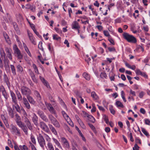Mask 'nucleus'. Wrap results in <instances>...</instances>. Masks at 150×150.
I'll use <instances>...</instances> for the list:
<instances>
[{"mask_svg":"<svg viewBox=\"0 0 150 150\" xmlns=\"http://www.w3.org/2000/svg\"><path fill=\"white\" fill-rule=\"evenodd\" d=\"M15 121L17 125L22 129L25 134L28 135V129L26 126L21 121L20 116L16 114L15 115Z\"/></svg>","mask_w":150,"mask_h":150,"instance_id":"f257e3e1","label":"nucleus"},{"mask_svg":"<svg viewBox=\"0 0 150 150\" xmlns=\"http://www.w3.org/2000/svg\"><path fill=\"white\" fill-rule=\"evenodd\" d=\"M122 35L123 38L128 42L135 43L137 42V39L134 37L127 33H124Z\"/></svg>","mask_w":150,"mask_h":150,"instance_id":"f03ea898","label":"nucleus"},{"mask_svg":"<svg viewBox=\"0 0 150 150\" xmlns=\"http://www.w3.org/2000/svg\"><path fill=\"white\" fill-rule=\"evenodd\" d=\"M10 127L11 132L12 134L18 136H21V130L18 128L13 125H11Z\"/></svg>","mask_w":150,"mask_h":150,"instance_id":"7ed1b4c3","label":"nucleus"},{"mask_svg":"<svg viewBox=\"0 0 150 150\" xmlns=\"http://www.w3.org/2000/svg\"><path fill=\"white\" fill-rule=\"evenodd\" d=\"M38 143L40 146L43 149H44V146L46 144L45 141L43 136L41 134H39L37 137Z\"/></svg>","mask_w":150,"mask_h":150,"instance_id":"20e7f679","label":"nucleus"},{"mask_svg":"<svg viewBox=\"0 0 150 150\" xmlns=\"http://www.w3.org/2000/svg\"><path fill=\"white\" fill-rule=\"evenodd\" d=\"M48 118L51 123L56 127L59 128L60 125L57 120L51 114L48 115Z\"/></svg>","mask_w":150,"mask_h":150,"instance_id":"39448f33","label":"nucleus"},{"mask_svg":"<svg viewBox=\"0 0 150 150\" xmlns=\"http://www.w3.org/2000/svg\"><path fill=\"white\" fill-rule=\"evenodd\" d=\"M21 91L22 94L23 95L26 96H27L31 94V91L30 89L24 86L21 87Z\"/></svg>","mask_w":150,"mask_h":150,"instance_id":"423d86ee","label":"nucleus"},{"mask_svg":"<svg viewBox=\"0 0 150 150\" xmlns=\"http://www.w3.org/2000/svg\"><path fill=\"white\" fill-rule=\"evenodd\" d=\"M13 49L14 50V53L18 58L20 60L22 59L23 57V55L16 45H13Z\"/></svg>","mask_w":150,"mask_h":150,"instance_id":"0eeeda50","label":"nucleus"},{"mask_svg":"<svg viewBox=\"0 0 150 150\" xmlns=\"http://www.w3.org/2000/svg\"><path fill=\"white\" fill-rule=\"evenodd\" d=\"M12 105L13 108V109L15 108L18 112L21 113V111H23V112L25 113L24 110L23 108L21 109L20 108L18 105L17 103V101L12 103Z\"/></svg>","mask_w":150,"mask_h":150,"instance_id":"6e6552de","label":"nucleus"},{"mask_svg":"<svg viewBox=\"0 0 150 150\" xmlns=\"http://www.w3.org/2000/svg\"><path fill=\"white\" fill-rule=\"evenodd\" d=\"M63 147L66 149H69V144L67 139L64 137L61 138Z\"/></svg>","mask_w":150,"mask_h":150,"instance_id":"1a4fd4ad","label":"nucleus"},{"mask_svg":"<svg viewBox=\"0 0 150 150\" xmlns=\"http://www.w3.org/2000/svg\"><path fill=\"white\" fill-rule=\"evenodd\" d=\"M37 114L43 121L46 122H48V119L42 111L38 110L37 112Z\"/></svg>","mask_w":150,"mask_h":150,"instance_id":"9d476101","label":"nucleus"},{"mask_svg":"<svg viewBox=\"0 0 150 150\" xmlns=\"http://www.w3.org/2000/svg\"><path fill=\"white\" fill-rule=\"evenodd\" d=\"M40 126L41 128L46 132L49 133L50 132L49 129L46 124L43 122H40Z\"/></svg>","mask_w":150,"mask_h":150,"instance_id":"9b49d317","label":"nucleus"},{"mask_svg":"<svg viewBox=\"0 0 150 150\" xmlns=\"http://www.w3.org/2000/svg\"><path fill=\"white\" fill-rule=\"evenodd\" d=\"M45 104L46 107L50 112L52 114H56V111L51 104L45 102Z\"/></svg>","mask_w":150,"mask_h":150,"instance_id":"f8f14e48","label":"nucleus"},{"mask_svg":"<svg viewBox=\"0 0 150 150\" xmlns=\"http://www.w3.org/2000/svg\"><path fill=\"white\" fill-rule=\"evenodd\" d=\"M24 122L26 124L27 128H28L30 130L33 129V124H32L29 120L27 117H25L24 119Z\"/></svg>","mask_w":150,"mask_h":150,"instance_id":"ddd939ff","label":"nucleus"},{"mask_svg":"<svg viewBox=\"0 0 150 150\" xmlns=\"http://www.w3.org/2000/svg\"><path fill=\"white\" fill-rule=\"evenodd\" d=\"M3 80L4 82L6 84L8 88L10 89L11 87V83L9 81V79L5 73L3 75Z\"/></svg>","mask_w":150,"mask_h":150,"instance_id":"4468645a","label":"nucleus"},{"mask_svg":"<svg viewBox=\"0 0 150 150\" xmlns=\"http://www.w3.org/2000/svg\"><path fill=\"white\" fill-rule=\"evenodd\" d=\"M5 50L6 52L7 57L11 61L12 60V50L8 47L5 48Z\"/></svg>","mask_w":150,"mask_h":150,"instance_id":"2eb2a0df","label":"nucleus"},{"mask_svg":"<svg viewBox=\"0 0 150 150\" xmlns=\"http://www.w3.org/2000/svg\"><path fill=\"white\" fill-rule=\"evenodd\" d=\"M28 35L31 42L34 45H36V43L35 41V38L33 37L32 33H30L29 30H27Z\"/></svg>","mask_w":150,"mask_h":150,"instance_id":"dca6fc26","label":"nucleus"},{"mask_svg":"<svg viewBox=\"0 0 150 150\" xmlns=\"http://www.w3.org/2000/svg\"><path fill=\"white\" fill-rule=\"evenodd\" d=\"M14 147L15 150H28V149L27 147L24 145L23 146L20 145L19 146L15 145Z\"/></svg>","mask_w":150,"mask_h":150,"instance_id":"f3484780","label":"nucleus"},{"mask_svg":"<svg viewBox=\"0 0 150 150\" xmlns=\"http://www.w3.org/2000/svg\"><path fill=\"white\" fill-rule=\"evenodd\" d=\"M23 103L25 107L27 109H29L30 108V106L28 103L26 98L25 97H23L22 99Z\"/></svg>","mask_w":150,"mask_h":150,"instance_id":"a211bd4d","label":"nucleus"},{"mask_svg":"<svg viewBox=\"0 0 150 150\" xmlns=\"http://www.w3.org/2000/svg\"><path fill=\"white\" fill-rule=\"evenodd\" d=\"M71 27L72 29L75 30L80 28V26L79 23L76 21H74L73 22L71 25Z\"/></svg>","mask_w":150,"mask_h":150,"instance_id":"6ab92c4d","label":"nucleus"},{"mask_svg":"<svg viewBox=\"0 0 150 150\" xmlns=\"http://www.w3.org/2000/svg\"><path fill=\"white\" fill-rule=\"evenodd\" d=\"M32 120L35 125L37 126L38 125V117L34 113H33V117H32Z\"/></svg>","mask_w":150,"mask_h":150,"instance_id":"aec40b11","label":"nucleus"},{"mask_svg":"<svg viewBox=\"0 0 150 150\" xmlns=\"http://www.w3.org/2000/svg\"><path fill=\"white\" fill-rule=\"evenodd\" d=\"M1 119L3 120L4 124L7 127H9V125L8 122L7 118L4 115H1Z\"/></svg>","mask_w":150,"mask_h":150,"instance_id":"412c9836","label":"nucleus"},{"mask_svg":"<svg viewBox=\"0 0 150 150\" xmlns=\"http://www.w3.org/2000/svg\"><path fill=\"white\" fill-rule=\"evenodd\" d=\"M11 96V97L12 103H15V102H17L16 98L15 93L13 91H10Z\"/></svg>","mask_w":150,"mask_h":150,"instance_id":"4be33fe9","label":"nucleus"},{"mask_svg":"<svg viewBox=\"0 0 150 150\" xmlns=\"http://www.w3.org/2000/svg\"><path fill=\"white\" fill-rule=\"evenodd\" d=\"M9 115L11 118H13L14 117V114L12 108H9L7 109Z\"/></svg>","mask_w":150,"mask_h":150,"instance_id":"5701e85b","label":"nucleus"},{"mask_svg":"<svg viewBox=\"0 0 150 150\" xmlns=\"http://www.w3.org/2000/svg\"><path fill=\"white\" fill-rule=\"evenodd\" d=\"M49 127L52 133L55 135H57V133L55 128L51 125L49 124Z\"/></svg>","mask_w":150,"mask_h":150,"instance_id":"b1692460","label":"nucleus"},{"mask_svg":"<svg viewBox=\"0 0 150 150\" xmlns=\"http://www.w3.org/2000/svg\"><path fill=\"white\" fill-rule=\"evenodd\" d=\"M136 74L137 75H140L142 76H143L144 77H147V76L144 73H142L141 71L139 69H137L135 71Z\"/></svg>","mask_w":150,"mask_h":150,"instance_id":"393cba45","label":"nucleus"},{"mask_svg":"<svg viewBox=\"0 0 150 150\" xmlns=\"http://www.w3.org/2000/svg\"><path fill=\"white\" fill-rule=\"evenodd\" d=\"M39 77L40 79L44 84L47 88H48L50 86L47 82L46 81L44 78L42 77L41 76H40Z\"/></svg>","mask_w":150,"mask_h":150,"instance_id":"a878e982","label":"nucleus"},{"mask_svg":"<svg viewBox=\"0 0 150 150\" xmlns=\"http://www.w3.org/2000/svg\"><path fill=\"white\" fill-rule=\"evenodd\" d=\"M3 35L6 42L8 44H10L11 43V41L8 35L5 32L3 33Z\"/></svg>","mask_w":150,"mask_h":150,"instance_id":"bb28decb","label":"nucleus"},{"mask_svg":"<svg viewBox=\"0 0 150 150\" xmlns=\"http://www.w3.org/2000/svg\"><path fill=\"white\" fill-rule=\"evenodd\" d=\"M27 98L30 103L33 104H34L35 103V102L34 100L30 95L27 96Z\"/></svg>","mask_w":150,"mask_h":150,"instance_id":"cd10ccee","label":"nucleus"},{"mask_svg":"<svg viewBox=\"0 0 150 150\" xmlns=\"http://www.w3.org/2000/svg\"><path fill=\"white\" fill-rule=\"evenodd\" d=\"M115 105L116 106L119 108H123L124 107V106L122 103L119 100H117L116 102Z\"/></svg>","mask_w":150,"mask_h":150,"instance_id":"c85d7f7f","label":"nucleus"},{"mask_svg":"<svg viewBox=\"0 0 150 150\" xmlns=\"http://www.w3.org/2000/svg\"><path fill=\"white\" fill-rule=\"evenodd\" d=\"M2 95L4 96L6 100H7L8 97V95L5 89L1 92Z\"/></svg>","mask_w":150,"mask_h":150,"instance_id":"c756f323","label":"nucleus"},{"mask_svg":"<svg viewBox=\"0 0 150 150\" xmlns=\"http://www.w3.org/2000/svg\"><path fill=\"white\" fill-rule=\"evenodd\" d=\"M4 62L5 63V68L6 70H7V69H9V66L8 65V64L9 62V60L7 59H5Z\"/></svg>","mask_w":150,"mask_h":150,"instance_id":"7c9ffc66","label":"nucleus"},{"mask_svg":"<svg viewBox=\"0 0 150 150\" xmlns=\"http://www.w3.org/2000/svg\"><path fill=\"white\" fill-rule=\"evenodd\" d=\"M10 67L13 74L14 76L16 75V72L14 66L13 65L11 64L10 65Z\"/></svg>","mask_w":150,"mask_h":150,"instance_id":"2f4dec72","label":"nucleus"},{"mask_svg":"<svg viewBox=\"0 0 150 150\" xmlns=\"http://www.w3.org/2000/svg\"><path fill=\"white\" fill-rule=\"evenodd\" d=\"M0 54L2 58H5L6 54L5 52L4 49L1 48L0 49Z\"/></svg>","mask_w":150,"mask_h":150,"instance_id":"473e14b6","label":"nucleus"},{"mask_svg":"<svg viewBox=\"0 0 150 150\" xmlns=\"http://www.w3.org/2000/svg\"><path fill=\"white\" fill-rule=\"evenodd\" d=\"M34 94L37 97L38 100L40 101L42 99V98L40 95L38 91H34Z\"/></svg>","mask_w":150,"mask_h":150,"instance_id":"72a5a7b5","label":"nucleus"},{"mask_svg":"<svg viewBox=\"0 0 150 150\" xmlns=\"http://www.w3.org/2000/svg\"><path fill=\"white\" fill-rule=\"evenodd\" d=\"M52 139L54 142L57 146L58 147L60 148H62V147L61 144L57 139L54 138H53Z\"/></svg>","mask_w":150,"mask_h":150,"instance_id":"f704fd0d","label":"nucleus"},{"mask_svg":"<svg viewBox=\"0 0 150 150\" xmlns=\"http://www.w3.org/2000/svg\"><path fill=\"white\" fill-rule=\"evenodd\" d=\"M16 67L17 68V71L20 73H21L23 71V68L20 65H18L16 66Z\"/></svg>","mask_w":150,"mask_h":150,"instance_id":"c9c22d12","label":"nucleus"},{"mask_svg":"<svg viewBox=\"0 0 150 150\" xmlns=\"http://www.w3.org/2000/svg\"><path fill=\"white\" fill-rule=\"evenodd\" d=\"M16 94L18 100L21 101L23 98L20 92L18 90L16 91Z\"/></svg>","mask_w":150,"mask_h":150,"instance_id":"e433bc0d","label":"nucleus"},{"mask_svg":"<svg viewBox=\"0 0 150 150\" xmlns=\"http://www.w3.org/2000/svg\"><path fill=\"white\" fill-rule=\"evenodd\" d=\"M83 77L87 80H89L90 79V76L89 74L86 72H84L83 74Z\"/></svg>","mask_w":150,"mask_h":150,"instance_id":"4c0bfd02","label":"nucleus"},{"mask_svg":"<svg viewBox=\"0 0 150 150\" xmlns=\"http://www.w3.org/2000/svg\"><path fill=\"white\" fill-rule=\"evenodd\" d=\"M47 145L49 150H54L53 145L51 142H47Z\"/></svg>","mask_w":150,"mask_h":150,"instance_id":"58836bf2","label":"nucleus"},{"mask_svg":"<svg viewBox=\"0 0 150 150\" xmlns=\"http://www.w3.org/2000/svg\"><path fill=\"white\" fill-rule=\"evenodd\" d=\"M91 96L94 100H97L98 99V97L95 92L93 91L91 93Z\"/></svg>","mask_w":150,"mask_h":150,"instance_id":"ea45409f","label":"nucleus"},{"mask_svg":"<svg viewBox=\"0 0 150 150\" xmlns=\"http://www.w3.org/2000/svg\"><path fill=\"white\" fill-rule=\"evenodd\" d=\"M43 134L44 135V137L47 142H50L51 139L49 136L48 135L45 133H43Z\"/></svg>","mask_w":150,"mask_h":150,"instance_id":"a19ab883","label":"nucleus"},{"mask_svg":"<svg viewBox=\"0 0 150 150\" xmlns=\"http://www.w3.org/2000/svg\"><path fill=\"white\" fill-rule=\"evenodd\" d=\"M142 132L148 137H149V133L147 132L146 129L143 128H142Z\"/></svg>","mask_w":150,"mask_h":150,"instance_id":"79ce46f5","label":"nucleus"},{"mask_svg":"<svg viewBox=\"0 0 150 150\" xmlns=\"http://www.w3.org/2000/svg\"><path fill=\"white\" fill-rule=\"evenodd\" d=\"M62 113L64 118L66 120H68L69 118V116L64 111H62Z\"/></svg>","mask_w":150,"mask_h":150,"instance_id":"37998d69","label":"nucleus"},{"mask_svg":"<svg viewBox=\"0 0 150 150\" xmlns=\"http://www.w3.org/2000/svg\"><path fill=\"white\" fill-rule=\"evenodd\" d=\"M87 117L90 120L91 122L93 123L95 122V119L93 116L89 115H87Z\"/></svg>","mask_w":150,"mask_h":150,"instance_id":"c03bdc74","label":"nucleus"},{"mask_svg":"<svg viewBox=\"0 0 150 150\" xmlns=\"http://www.w3.org/2000/svg\"><path fill=\"white\" fill-rule=\"evenodd\" d=\"M100 77L102 79H106L107 76L105 72H103L101 73L100 75Z\"/></svg>","mask_w":150,"mask_h":150,"instance_id":"a18cd8bd","label":"nucleus"},{"mask_svg":"<svg viewBox=\"0 0 150 150\" xmlns=\"http://www.w3.org/2000/svg\"><path fill=\"white\" fill-rule=\"evenodd\" d=\"M33 67L34 70V71L35 73L37 74H39V72L38 69V67L35 64H33Z\"/></svg>","mask_w":150,"mask_h":150,"instance_id":"49530a36","label":"nucleus"},{"mask_svg":"<svg viewBox=\"0 0 150 150\" xmlns=\"http://www.w3.org/2000/svg\"><path fill=\"white\" fill-rule=\"evenodd\" d=\"M78 123L81 126V127L83 129H86V127L85 125H84L83 123V122L81 120H79V121Z\"/></svg>","mask_w":150,"mask_h":150,"instance_id":"de8ad7c7","label":"nucleus"},{"mask_svg":"<svg viewBox=\"0 0 150 150\" xmlns=\"http://www.w3.org/2000/svg\"><path fill=\"white\" fill-rule=\"evenodd\" d=\"M30 139L31 142L32 143L34 144H36V142L35 139L34 137V136L33 135H31L30 137Z\"/></svg>","mask_w":150,"mask_h":150,"instance_id":"09e8293b","label":"nucleus"},{"mask_svg":"<svg viewBox=\"0 0 150 150\" xmlns=\"http://www.w3.org/2000/svg\"><path fill=\"white\" fill-rule=\"evenodd\" d=\"M121 96L124 101L125 102H126V100L125 97V94L123 91H121Z\"/></svg>","mask_w":150,"mask_h":150,"instance_id":"8fccbe9b","label":"nucleus"},{"mask_svg":"<svg viewBox=\"0 0 150 150\" xmlns=\"http://www.w3.org/2000/svg\"><path fill=\"white\" fill-rule=\"evenodd\" d=\"M109 110H110V112L113 115H114L115 113V111L113 108L112 106H110L109 107Z\"/></svg>","mask_w":150,"mask_h":150,"instance_id":"3c124183","label":"nucleus"},{"mask_svg":"<svg viewBox=\"0 0 150 150\" xmlns=\"http://www.w3.org/2000/svg\"><path fill=\"white\" fill-rule=\"evenodd\" d=\"M103 118L105 121L106 123L107 124H108L109 122V120L108 119V117L105 115H104L103 116Z\"/></svg>","mask_w":150,"mask_h":150,"instance_id":"603ef678","label":"nucleus"},{"mask_svg":"<svg viewBox=\"0 0 150 150\" xmlns=\"http://www.w3.org/2000/svg\"><path fill=\"white\" fill-rule=\"evenodd\" d=\"M88 125L91 129L94 132H96V130L95 128V127L92 124H89Z\"/></svg>","mask_w":150,"mask_h":150,"instance_id":"864d4df0","label":"nucleus"},{"mask_svg":"<svg viewBox=\"0 0 150 150\" xmlns=\"http://www.w3.org/2000/svg\"><path fill=\"white\" fill-rule=\"evenodd\" d=\"M103 33L107 37H110V35L108 32V31L107 30H104L103 31Z\"/></svg>","mask_w":150,"mask_h":150,"instance_id":"5fc2aeb1","label":"nucleus"},{"mask_svg":"<svg viewBox=\"0 0 150 150\" xmlns=\"http://www.w3.org/2000/svg\"><path fill=\"white\" fill-rule=\"evenodd\" d=\"M29 143L32 150H37L35 146L33 144L30 142H29Z\"/></svg>","mask_w":150,"mask_h":150,"instance_id":"6e6d98bb","label":"nucleus"},{"mask_svg":"<svg viewBox=\"0 0 150 150\" xmlns=\"http://www.w3.org/2000/svg\"><path fill=\"white\" fill-rule=\"evenodd\" d=\"M60 38L57 35H53V39L54 40H58L60 39Z\"/></svg>","mask_w":150,"mask_h":150,"instance_id":"4d7b16f0","label":"nucleus"},{"mask_svg":"<svg viewBox=\"0 0 150 150\" xmlns=\"http://www.w3.org/2000/svg\"><path fill=\"white\" fill-rule=\"evenodd\" d=\"M108 40L110 42L112 45H114L115 44L113 40L110 37H108Z\"/></svg>","mask_w":150,"mask_h":150,"instance_id":"13d9d810","label":"nucleus"},{"mask_svg":"<svg viewBox=\"0 0 150 150\" xmlns=\"http://www.w3.org/2000/svg\"><path fill=\"white\" fill-rule=\"evenodd\" d=\"M108 49L110 52H115L116 51L114 47H109Z\"/></svg>","mask_w":150,"mask_h":150,"instance_id":"bf43d9fd","label":"nucleus"},{"mask_svg":"<svg viewBox=\"0 0 150 150\" xmlns=\"http://www.w3.org/2000/svg\"><path fill=\"white\" fill-rule=\"evenodd\" d=\"M51 44L50 43L48 44V48L49 51L51 52H52L53 51V48L51 46Z\"/></svg>","mask_w":150,"mask_h":150,"instance_id":"052dcab7","label":"nucleus"},{"mask_svg":"<svg viewBox=\"0 0 150 150\" xmlns=\"http://www.w3.org/2000/svg\"><path fill=\"white\" fill-rule=\"evenodd\" d=\"M139 147L137 144H135L134 147L133 148V150H139Z\"/></svg>","mask_w":150,"mask_h":150,"instance_id":"680f3d73","label":"nucleus"},{"mask_svg":"<svg viewBox=\"0 0 150 150\" xmlns=\"http://www.w3.org/2000/svg\"><path fill=\"white\" fill-rule=\"evenodd\" d=\"M130 94L132 95L133 96H136L135 92L132 91V89H130Z\"/></svg>","mask_w":150,"mask_h":150,"instance_id":"e2e57ef3","label":"nucleus"},{"mask_svg":"<svg viewBox=\"0 0 150 150\" xmlns=\"http://www.w3.org/2000/svg\"><path fill=\"white\" fill-rule=\"evenodd\" d=\"M144 93L143 91H141L139 93V97L140 98H142L144 95Z\"/></svg>","mask_w":150,"mask_h":150,"instance_id":"0e129e2a","label":"nucleus"},{"mask_svg":"<svg viewBox=\"0 0 150 150\" xmlns=\"http://www.w3.org/2000/svg\"><path fill=\"white\" fill-rule=\"evenodd\" d=\"M49 99L50 100L51 102H53L54 103H55V102L54 101V99L53 98V97L51 95H49Z\"/></svg>","mask_w":150,"mask_h":150,"instance_id":"69168bd1","label":"nucleus"},{"mask_svg":"<svg viewBox=\"0 0 150 150\" xmlns=\"http://www.w3.org/2000/svg\"><path fill=\"white\" fill-rule=\"evenodd\" d=\"M68 13L69 15V16L70 18L71 17V14L72 13V12L71 10V9L70 8H69L68 9Z\"/></svg>","mask_w":150,"mask_h":150,"instance_id":"338daca9","label":"nucleus"},{"mask_svg":"<svg viewBox=\"0 0 150 150\" xmlns=\"http://www.w3.org/2000/svg\"><path fill=\"white\" fill-rule=\"evenodd\" d=\"M145 123L146 124L149 125L150 123V121L148 119H145Z\"/></svg>","mask_w":150,"mask_h":150,"instance_id":"774afa93","label":"nucleus"}]
</instances>
